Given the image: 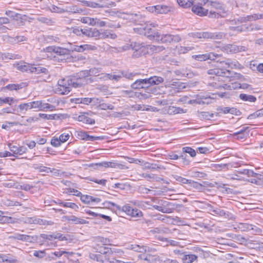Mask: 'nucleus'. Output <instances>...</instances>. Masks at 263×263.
<instances>
[{"label": "nucleus", "mask_w": 263, "mask_h": 263, "mask_svg": "<svg viewBox=\"0 0 263 263\" xmlns=\"http://www.w3.org/2000/svg\"><path fill=\"white\" fill-rule=\"evenodd\" d=\"M85 84L86 81L83 78L80 79L77 74L76 76L59 80L57 91L60 94L66 95L71 91L72 87H80Z\"/></svg>", "instance_id": "nucleus-2"}, {"label": "nucleus", "mask_w": 263, "mask_h": 263, "mask_svg": "<svg viewBox=\"0 0 263 263\" xmlns=\"http://www.w3.org/2000/svg\"><path fill=\"white\" fill-rule=\"evenodd\" d=\"M135 108L137 110H145L153 112H157L159 111V109L157 107L150 105H137L135 107Z\"/></svg>", "instance_id": "nucleus-27"}, {"label": "nucleus", "mask_w": 263, "mask_h": 263, "mask_svg": "<svg viewBox=\"0 0 263 263\" xmlns=\"http://www.w3.org/2000/svg\"><path fill=\"white\" fill-rule=\"evenodd\" d=\"M30 109L29 102L21 103L16 107V110L20 114H25L28 110Z\"/></svg>", "instance_id": "nucleus-29"}, {"label": "nucleus", "mask_w": 263, "mask_h": 263, "mask_svg": "<svg viewBox=\"0 0 263 263\" xmlns=\"http://www.w3.org/2000/svg\"><path fill=\"white\" fill-rule=\"evenodd\" d=\"M142 166L144 169H151L152 170H155L158 167L156 166V164H151L147 162H143Z\"/></svg>", "instance_id": "nucleus-58"}, {"label": "nucleus", "mask_w": 263, "mask_h": 263, "mask_svg": "<svg viewBox=\"0 0 263 263\" xmlns=\"http://www.w3.org/2000/svg\"><path fill=\"white\" fill-rule=\"evenodd\" d=\"M147 90L150 91L151 94H154L155 95H161L164 93L165 91L163 90V87L156 86L150 89H148Z\"/></svg>", "instance_id": "nucleus-37"}, {"label": "nucleus", "mask_w": 263, "mask_h": 263, "mask_svg": "<svg viewBox=\"0 0 263 263\" xmlns=\"http://www.w3.org/2000/svg\"><path fill=\"white\" fill-rule=\"evenodd\" d=\"M158 262L159 263H179L176 259L168 258L164 254L158 256Z\"/></svg>", "instance_id": "nucleus-30"}, {"label": "nucleus", "mask_w": 263, "mask_h": 263, "mask_svg": "<svg viewBox=\"0 0 263 263\" xmlns=\"http://www.w3.org/2000/svg\"><path fill=\"white\" fill-rule=\"evenodd\" d=\"M158 259V256H153L151 255H147L144 258L145 260L150 262H157Z\"/></svg>", "instance_id": "nucleus-62"}, {"label": "nucleus", "mask_w": 263, "mask_h": 263, "mask_svg": "<svg viewBox=\"0 0 263 263\" xmlns=\"http://www.w3.org/2000/svg\"><path fill=\"white\" fill-rule=\"evenodd\" d=\"M82 35L88 37H96L99 39L101 33L97 28H85L82 29Z\"/></svg>", "instance_id": "nucleus-15"}, {"label": "nucleus", "mask_w": 263, "mask_h": 263, "mask_svg": "<svg viewBox=\"0 0 263 263\" xmlns=\"http://www.w3.org/2000/svg\"><path fill=\"white\" fill-rule=\"evenodd\" d=\"M3 211H0V221L2 222H11L12 218L11 217L3 216Z\"/></svg>", "instance_id": "nucleus-55"}, {"label": "nucleus", "mask_w": 263, "mask_h": 263, "mask_svg": "<svg viewBox=\"0 0 263 263\" xmlns=\"http://www.w3.org/2000/svg\"><path fill=\"white\" fill-rule=\"evenodd\" d=\"M171 7L166 5H156L149 7L148 10L156 14H166L171 10Z\"/></svg>", "instance_id": "nucleus-12"}, {"label": "nucleus", "mask_w": 263, "mask_h": 263, "mask_svg": "<svg viewBox=\"0 0 263 263\" xmlns=\"http://www.w3.org/2000/svg\"><path fill=\"white\" fill-rule=\"evenodd\" d=\"M3 203L4 205L7 206H18L22 205L17 201H12L8 199H4L3 200Z\"/></svg>", "instance_id": "nucleus-44"}, {"label": "nucleus", "mask_w": 263, "mask_h": 263, "mask_svg": "<svg viewBox=\"0 0 263 263\" xmlns=\"http://www.w3.org/2000/svg\"><path fill=\"white\" fill-rule=\"evenodd\" d=\"M147 79H138L134 82L132 85L131 87L134 89H138L140 88H144L145 87L144 85H147Z\"/></svg>", "instance_id": "nucleus-26"}, {"label": "nucleus", "mask_w": 263, "mask_h": 263, "mask_svg": "<svg viewBox=\"0 0 263 263\" xmlns=\"http://www.w3.org/2000/svg\"><path fill=\"white\" fill-rule=\"evenodd\" d=\"M147 84L150 85H158L164 81V79L160 77L154 76L147 79Z\"/></svg>", "instance_id": "nucleus-31"}, {"label": "nucleus", "mask_w": 263, "mask_h": 263, "mask_svg": "<svg viewBox=\"0 0 263 263\" xmlns=\"http://www.w3.org/2000/svg\"><path fill=\"white\" fill-rule=\"evenodd\" d=\"M80 21L82 23L87 24L92 26H98L102 27L106 25V22L102 21L97 17L84 16L81 18Z\"/></svg>", "instance_id": "nucleus-7"}, {"label": "nucleus", "mask_w": 263, "mask_h": 263, "mask_svg": "<svg viewBox=\"0 0 263 263\" xmlns=\"http://www.w3.org/2000/svg\"><path fill=\"white\" fill-rule=\"evenodd\" d=\"M179 158L181 159V162L184 165H187L190 164L191 161L187 158L186 155L183 154L179 156Z\"/></svg>", "instance_id": "nucleus-60"}, {"label": "nucleus", "mask_w": 263, "mask_h": 263, "mask_svg": "<svg viewBox=\"0 0 263 263\" xmlns=\"http://www.w3.org/2000/svg\"><path fill=\"white\" fill-rule=\"evenodd\" d=\"M239 98L243 101L248 102H255L256 101V98L255 96L245 93L240 94Z\"/></svg>", "instance_id": "nucleus-33"}, {"label": "nucleus", "mask_w": 263, "mask_h": 263, "mask_svg": "<svg viewBox=\"0 0 263 263\" xmlns=\"http://www.w3.org/2000/svg\"><path fill=\"white\" fill-rule=\"evenodd\" d=\"M157 203V205H153V208L155 210L163 213H170L171 212V209L168 207L169 204L167 201L159 200L158 201Z\"/></svg>", "instance_id": "nucleus-13"}, {"label": "nucleus", "mask_w": 263, "mask_h": 263, "mask_svg": "<svg viewBox=\"0 0 263 263\" xmlns=\"http://www.w3.org/2000/svg\"><path fill=\"white\" fill-rule=\"evenodd\" d=\"M249 135V133H242V132H238L234 134V136L237 139H246Z\"/></svg>", "instance_id": "nucleus-52"}, {"label": "nucleus", "mask_w": 263, "mask_h": 263, "mask_svg": "<svg viewBox=\"0 0 263 263\" xmlns=\"http://www.w3.org/2000/svg\"><path fill=\"white\" fill-rule=\"evenodd\" d=\"M211 214L214 215H218L219 216H224L226 215V213L224 210L216 208L211 210Z\"/></svg>", "instance_id": "nucleus-47"}, {"label": "nucleus", "mask_w": 263, "mask_h": 263, "mask_svg": "<svg viewBox=\"0 0 263 263\" xmlns=\"http://www.w3.org/2000/svg\"><path fill=\"white\" fill-rule=\"evenodd\" d=\"M217 110L219 114H228L231 113L232 114H235L237 110L235 108H230L228 107H219L217 108Z\"/></svg>", "instance_id": "nucleus-32"}, {"label": "nucleus", "mask_w": 263, "mask_h": 263, "mask_svg": "<svg viewBox=\"0 0 263 263\" xmlns=\"http://www.w3.org/2000/svg\"><path fill=\"white\" fill-rule=\"evenodd\" d=\"M102 205L104 208H110L111 206H116L117 209H118V210H120L121 209V206H120L117 205L116 204H115L114 202H110V201H106L104 202H103L102 203Z\"/></svg>", "instance_id": "nucleus-53"}, {"label": "nucleus", "mask_w": 263, "mask_h": 263, "mask_svg": "<svg viewBox=\"0 0 263 263\" xmlns=\"http://www.w3.org/2000/svg\"><path fill=\"white\" fill-rule=\"evenodd\" d=\"M30 109H36V110H41L42 100L34 101L29 102Z\"/></svg>", "instance_id": "nucleus-39"}, {"label": "nucleus", "mask_w": 263, "mask_h": 263, "mask_svg": "<svg viewBox=\"0 0 263 263\" xmlns=\"http://www.w3.org/2000/svg\"><path fill=\"white\" fill-rule=\"evenodd\" d=\"M16 68L23 72H29L39 75V77L42 78L41 81H45L49 78L48 70L40 65L35 66L27 63H20L17 64Z\"/></svg>", "instance_id": "nucleus-3"}, {"label": "nucleus", "mask_w": 263, "mask_h": 263, "mask_svg": "<svg viewBox=\"0 0 263 263\" xmlns=\"http://www.w3.org/2000/svg\"><path fill=\"white\" fill-rule=\"evenodd\" d=\"M70 50L71 51H77L79 52H83L85 51L84 44L80 46L74 45L71 46Z\"/></svg>", "instance_id": "nucleus-51"}, {"label": "nucleus", "mask_w": 263, "mask_h": 263, "mask_svg": "<svg viewBox=\"0 0 263 263\" xmlns=\"http://www.w3.org/2000/svg\"><path fill=\"white\" fill-rule=\"evenodd\" d=\"M3 104H8L9 105H11L12 103H15L17 102V100L14 99L13 98L11 97H6L3 98Z\"/></svg>", "instance_id": "nucleus-61"}, {"label": "nucleus", "mask_w": 263, "mask_h": 263, "mask_svg": "<svg viewBox=\"0 0 263 263\" xmlns=\"http://www.w3.org/2000/svg\"><path fill=\"white\" fill-rule=\"evenodd\" d=\"M55 117H57L56 114L53 115H47L45 114L40 113L39 114L38 117L40 118H42L46 120H54L55 119Z\"/></svg>", "instance_id": "nucleus-49"}, {"label": "nucleus", "mask_w": 263, "mask_h": 263, "mask_svg": "<svg viewBox=\"0 0 263 263\" xmlns=\"http://www.w3.org/2000/svg\"><path fill=\"white\" fill-rule=\"evenodd\" d=\"M238 228L243 231L254 230L256 233H260L261 232L260 229L248 223H240Z\"/></svg>", "instance_id": "nucleus-23"}, {"label": "nucleus", "mask_w": 263, "mask_h": 263, "mask_svg": "<svg viewBox=\"0 0 263 263\" xmlns=\"http://www.w3.org/2000/svg\"><path fill=\"white\" fill-rule=\"evenodd\" d=\"M218 57V54H216L213 52L208 53L193 55L192 58L198 61H205L207 60H214Z\"/></svg>", "instance_id": "nucleus-16"}, {"label": "nucleus", "mask_w": 263, "mask_h": 263, "mask_svg": "<svg viewBox=\"0 0 263 263\" xmlns=\"http://www.w3.org/2000/svg\"><path fill=\"white\" fill-rule=\"evenodd\" d=\"M112 248L104 246L99 247L98 254L90 253L89 257L91 259L104 263L105 261L110 262L111 260Z\"/></svg>", "instance_id": "nucleus-4"}, {"label": "nucleus", "mask_w": 263, "mask_h": 263, "mask_svg": "<svg viewBox=\"0 0 263 263\" xmlns=\"http://www.w3.org/2000/svg\"><path fill=\"white\" fill-rule=\"evenodd\" d=\"M96 165L102 166L104 167L119 168L120 164L113 162H103L102 163L96 164Z\"/></svg>", "instance_id": "nucleus-36"}, {"label": "nucleus", "mask_w": 263, "mask_h": 263, "mask_svg": "<svg viewBox=\"0 0 263 263\" xmlns=\"http://www.w3.org/2000/svg\"><path fill=\"white\" fill-rule=\"evenodd\" d=\"M221 50L227 53H235L247 50V47L244 46H237L234 44H227L223 46Z\"/></svg>", "instance_id": "nucleus-8"}, {"label": "nucleus", "mask_w": 263, "mask_h": 263, "mask_svg": "<svg viewBox=\"0 0 263 263\" xmlns=\"http://www.w3.org/2000/svg\"><path fill=\"white\" fill-rule=\"evenodd\" d=\"M25 86V84L22 83L21 84H9L6 86V88L10 90H18Z\"/></svg>", "instance_id": "nucleus-40"}, {"label": "nucleus", "mask_w": 263, "mask_h": 263, "mask_svg": "<svg viewBox=\"0 0 263 263\" xmlns=\"http://www.w3.org/2000/svg\"><path fill=\"white\" fill-rule=\"evenodd\" d=\"M198 259V256L191 253H182L181 260L183 263H193Z\"/></svg>", "instance_id": "nucleus-21"}, {"label": "nucleus", "mask_w": 263, "mask_h": 263, "mask_svg": "<svg viewBox=\"0 0 263 263\" xmlns=\"http://www.w3.org/2000/svg\"><path fill=\"white\" fill-rule=\"evenodd\" d=\"M135 48L136 51L139 50L140 51H143L144 49H146L147 50V52L149 53H159L165 49L163 46H155L152 45L142 46L139 48H137L136 47Z\"/></svg>", "instance_id": "nucleus-14"}, {"label": "nucleus", "mask_w": 263, "mask_h": 263, "mask_svg": "<svg viewBox=\"0 0 263 263\" xmlns=\"http://www.w3.org/2000/svg\"><path fill=\"white\" fill-rule=\"evenodd\" d=\"M229 29L230 30L235 32L236 33H240L245 31H251L254 30L259 29V28L257 26L252 24L250 25L245 24L237 26H231L229 27Z\"/></svg>", "instance_id": "nucleus-9"}, {"label": "nucleus", "mask_w": 263, "mask_h": 263, "mask_svg": "<svg viewBox=\"0 0 263 263\" xmlns=\"http://www.w3.org/2000/svg\"><path fill=\"white\" fill-rule=\"evenodd\" d=\"M111 250V260L117 259V258L121 257L124 254V252L120 249L112 248Z\"/></svg>", "instance_id": "nucleus-35"}, {"label": "nucleus", "mask_w": 263, "mask_h": 263, "mask_svg": "<svg viewBox=\"0 0 263 263\" xmlns=\"http://www.w3.org/2000/svg\"><path fill=\"white\" fill-rule=\"evenodd\" d=\"M174 178L178 182H180L184 184H190L194 187H198V186H201V184H200V183L197 182H195L192 180H189L186 178H183L181 176H175Z\"/></svg>", "instance_id": "nucleus-22"}, {"label": "nucleus", "mask_w": 263, "mask_h": 263, "mask_svg": "<svg viewBox=\"0 0 263 263\" xmlns=\"http://www.w3.org/2000/svg\"><path fill=\"white\" fill-rule=\"evenodd\" d=\"M192 10L194 13L199 16L206 15L208 12L207 9L197 5L193 6Z\"/></svg>", "instance_id": "nucleus-25"}, {"label": "nucleus", "mask_w": 263, "mask_h": 263, "mask_svg": "<svg viewBox=\"0 0 263 263\" xmlns=\"http://www.w3.org/2000/svg\"><path fill=\"white\" fill-rule=\"evenodd\" d=\"M65 220L68 222H71L75 224H88L89 222L84 219L77 217L74 215L65 216L63 217Z\"/></svg>", "instance_id": "nucleus-18"}, {"label": "nucleus", "mask_w": 263, "mask_h": 263, "mask_svg": "<svg viewBox=\"0 0 263 263\" xmlns=\"http://www.w3.org/2000/svg\"><path fill=\"white\" fill-rule=\"evenodd\" d=\"M55 107L47 103H45L42 100V104L41 110L42 111H46L47 110L52 111L54 110Z\"/></svg>", "instance_id": "nucleus-42"}, {"label": "nucleus", "mask_w": 263, "mask_h": 263, "mask_svg": "<svg viewBox=\"0 0 263 263\" xmlns=\"http://www.w3.org/2000/svg\"><path fill=\"white\" fill-rule=\"evenodd\" d=\"M70 137L69 133H64L61 134L59 137V140L61 143H64L67 141Z\"/></svg>", "instance_id": "nucleus-64"}, {"label": "nucleus", "mask_w": 263, "mask_h": 263, "mask_svg": "<svg viewBox=\"0 0 263 263\" xmlns=\"http://www.w3.org/2000/svg\"><path fill=\"white\" fill-rule=\"evenodd\" d=\"M209 5L216 11H210V13L214 17H224L228 14V11L227 10L225 5L219 1H212L209 2Z\"/></svg>", "instance_id": "nucleus-5"}, {"label": "nucleus", "mask_w": 263, "mask_h": 263, "mask_svg": "<svg viewBox=\"0 0 263 263\" xmlns=\"http://www.w3.org/2000/svg\"><path fill=\"white\" fill-rule=\"evenodd\" d=\"M182 151L185 153H188L192 157H194L196 155L195 151L190 147H183Z\"/></svg>", "instance_id": "nucleus-48"}, {"label": "nucleus", "mask_w": 263, "mask_h": 263, "mask_svg": "<svg viewBox=\"0 0 263 263\" xmlns=\"http://www.w3.org/2000/svg\"><path fill=\"white\" fill-rule=\"evenodd\" d=\"M129 216L134 218H140L143 216V214L140 210L133 208Z\"/></svg>", "instance_id": "nucleus-46"}, {"label": "nucleus", "mask_w": 263, "mask_h": 263, "mask_svg": "<svg viewBox=\"0 0 263 263\" xmlns=\"http://www.w3.org/2000/svg\"><path fill=\"white\" fill-rule=\"evenodd\" d=\"M99 108L102 110H113L115 107L114 106L110 104L102 103L99 105Z\"/></svg>", "instance_id": "nucleus-57"}, {"label": "nucleus", "mask_w": 263, "mask_h": 263, "mask_svg": "<svg viewBox=\"0 0 263 263\" xmlns=\"http://www.w3.org/2000/svg\"><path fill=\"white\" fill-rule=\"evenodd\" d=\"M252 177L256 178V181H257V182H258L259 185L262 184V183H263V175L254 172V174L253 176H252Z\"/></svg>", "instance_id": "nucleus-63"}, {"label": "nucleus", "mask_w": 263, "mask_h": 263, "mask_svg": "<svg viewBox=\"0 0 263 263\" xmlns=\"http://www.w3.org/2000/svg\"><path fill=\"white\" fill-rule=\"evenodd\" d=\"M167 111L170 114H180L183 112V109L179 107L170 106L168 108Z\"/></svg>", "instance_id": "nucleus-45"}, {"label": "nucleus", "mask_w": 263, "mask_h": 263, "mask_svg": "<svg viewBox=\"0 0 263 263\" xmlns=\"http://www.w3.org/2000/svg\"><path fill=\"white\" fill-rule=\"evenodd\" d=\"M175 73L177 75L182 76V77H190L189 75V70H185V69H181V70H178L175 71Z\"/></svg>", "instance_id": "nucleus-59"}, {"label": "nucleus", "mask_w": 263, "mask_h": 263, "mask_svg": "<svg viewBox=\"0 0 263 263\" xmlns=\"http://www.w3.org/2000/svg\"><path fill=\"white\" fill-rule=\"evenodd\" d=\"M47 51H52L58 55H64L69 54L71 51L70 49H68L67 48H61L59 47H48L46 48Z\"/></svg>", "instance_id": "nucleus-19"}, {"label": "nucleus", "mask_w": 263, "mask_h": 263, "mask_svg": "<svg viewBox=\"0 0 263 263\" xmlns=\"http://www.w3.org/2000/svg\"><path fill=\"white\" fill-rule=\"evenodd\" d=\"M78 120L88 124H93L95 123V120L89 118L85 113L79 116L78 117Z\"/></svg>", "instance_id": "nucleus-28"}, {"label": "nucleus", "mask_w": 263, "mask_h": 263, "mask_svg": "<svg viewBox=\"0 0 263 263\" xmlns=\"http://www.w3.org/2000/svg\"><path fill=\"white\" fill-rule=\"evenodd\" d=\"M177 3L179 6L184 8H190L193 5L192 0H177Z\"/></svg>", "instance_id": "nucleus-38"}, {"label": "nucleus", "mask_w": 263, "mask_h": 263, "mask_svg": "<svg viewBox=\"0 0 263 263\" xmlns=\"http://www.w3.org/2000/svg\"><path fill=\"white\" fill-rule=\"evenodd\" d=\"M190 35L194 39H204L219 40L222 39L224 35L222 32H201L191 33Z\"/></svg>", "instance_id": "nucleus-6"}, {"label": "nucleus", "mask_w": 263, "mask_h": 263, "mask_svg": "<svg viewBox=\"0 0 263 263\" xmlns=\"http://www.w3.org/2000/svg\"><path fill=\"white\" fill-rule=\"evenodd\" d=\"M33 255L39 258H43L46 256L45 250L34 251Z\"/></svg>", "instance_id": "nucleus-54"}, {"label": "nucleus", "mask_w": 263, "mask_h": 263, "mask_svg": "<svg viewBox=\"0 0 263 263\" xmlns=\"http://www.w3.org/2000/svg\"><path fill=\"white\" fill-rule=\"evenodd\" d=\"M157 26V25L155 23L148 22L144 25H141L140 27L135 28L134 29L136 32L140 34H143L150 40L162 43L178 42L181 41V37L178 35L160 34L152 29Z\"/></svg>", "instance_id": "nucleus-1"}, {"label": "nucleus", "mask_w": 263, "mask_h": 263, "mask_svg": "<svg viewBox=\"0 0 263 263\" xmlns=\"http://www.w3.org/2000/svg\"><path fill=\"white\" fill-rule=\"evenodd\" d=\"M8 146L11 152L13 153V156L21 155L25 153L27 148L24 146H17L16 145H13L11 143H8Z\"/></svg>", "instance_id": "nucleus-17"}, {"label": "nucleus", "mask_w": 263, "mask_h": 263, "mask_svg": "<svg viewBox=\"0 0 263 263\" xmlns=\"http://www.w3.org/2000/svg\"><path fill=\"white\" fill-rule=\"evenodd\" d=\"M227 178L230 180H237L240 181L246 180L245 178L243 177L240 176L238 171L234 174H230L227 175Z\"/></svg>", "instance_id": "nucleus-41"}, {"label": "nucleus", "mask_w": 263, "mask_h": 263, "mask_svg": "<svg viewBox=\"0 0 263 263\" xmlns=\"http://www.w3.org/2000/svg\"><path fill=\"white\" fill-rule=\"evenodd\" d=\"M136 96L140 99H146L151 97L150 91L148 90L145 93L139 92L136 94Z\"/></svg>", "instance_id": "nucleus-50"}, {"label": "nucleus", "mask_w": 263, "mask_h": 263, "mask_svg": "<svg viewBox=\"0 0 263 263\" xmlns=\"http://www.w3.org/2000/svg\"><path fill=\"white\" fill-rule=\"evenodd\" d=\"M199 116L202 119L210 120L214 117V114L208 111H201L199 113Z\"/></svg>", "instance_id": "nucleus-43"}, {"label": "nucleus", "mask_w": 263, "mask_h": 263, "mask_svg": "<svg viewBox=\"0 0 263 263\" xmlns=\"http://www.w3.org/2000/svg\"><path fill=\"white\" fill-rule=\"evenodd\" d=\"M224 67L230 68L231 69H240L241 68V65L237 61H232L228 60L226 62H222Z\"/></svg>", "instance_id": "nucleus-24"}, {"label": "nucleus", "mask_w": 263, "mask_h": 263, "mask_svg": "<svg viewBox=\"0 0 263 263\" xmlns=\"http://www.w3.org/2000/svg\"><path fill=\"white\" fill-rule=\"evenodd\" d=\"M101 71V69L99 68H93L90 69L89 70L81 71L79 72L78 76L80 79L83 78L87 82L86 77L88 76H99L100 72Z\"/></svg>", "instance_id": "nucleus-11"}, {"label": "nucleus", "mask_w": 263, "mask_h": 263, "mask_svg": "<svg viewBox=\"0 0 263 263\" xmlns=\"http://www.w3.org/2000/svg\"><path fill=\"white\" fill-rule=\"evenodd\" d=\"M126 249L133 250L137 252H144L149 251V248L144 246H140L136 244H128L126 246Z\"/></svg>", "instance_id": "nucleus-20"}, {"label": "nucleus", "mask_w": 263, "mask_h": 263, "mask_svg": "<svg viewBox=\"0 0 263 263\" xmlns=\"http://www.w3.org/2000/svg\"><path fill=\"white\" fill-rule=\"evenodd\" d=\"M80 199L84 203L88 204L91 202L92 196L87 195L81 196Z\"/></svg>", "instance_id": "nucleus-56"}, {"label": "nucleus", "mask_w": 263, "mask_h": 263, "mask_svg": "<svg viewBox=\"0 0 263 263\" xmlns=\"http://www.w3.org/2000/svg\"><path fill=\"white\" fill-rule=\"evenodd\" d=\"M258 19H263L262 14H254L250 15H248L246 17H240L237 21L233 20L231 21V24L237 25L239 23L246 22L247 21H253Z\"/></svg>", "instance_id": "nucleus-10"}, {"label": "nucleus", "mask_w": 263, "mask_h": 263, "mask_svg": "<svg viewBox=\"0 0 263 263\" xmlns=\"http://www.w3.org/2000/svg\"><path fill=\"white\" fill-rule=\"evenodd\" d=\"M99 2L100 8H109L115 6V2L110 0H98Z\"/></svg>", "instance_id": "nucleus-34"}]
</instances>
